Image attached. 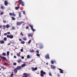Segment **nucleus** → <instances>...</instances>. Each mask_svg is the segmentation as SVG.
Instances as JSON below:
<instances>
[{
  "instance_id": "44",
  "label": "nucleus",
  "mask_w": 77,
  "mask_h": 77,
  "mask_svg": "<svg viewBox=\"0 0 77 77\" xmlns=\"http://www.w3.org/2000/svg\"><path fill=\"white\" fill-rule=\"evenodd\" d=\"M26 29H29V26H26Z\"/></svg>"
},
{
  "instance_id": "26",
  "label": "nucleus",
  "mask_w": 77,
  "mask_h": 77,
  "mask_svg": "<svg viewBox=\"0 0 77 77\" xmlns=\"http://www.w3.org/2000/svg\"><path fill=\"white\" fill-rule=\"evenodd\" d=\"M14 75V73L13 72L12 73V74H11L10 75V77H13V76Z\"/></svg>"
},
{
  "instance_id": "4",
  "label": "nucleus",
  "mask_w": 77,
  "mask_h": 77,
  "mask_svg": "<svg viewBox=\"0 0 77 77\" xmlns=\"http://www.w3.org/2000/svg\"><path fill=\"white\" fill-rule=\"evenodd\" d=\"M0 57L2 60H5L6 61V60H7V59H6V58H5V57H2V56H0Z\"/></svg>"
},
{
  "instance_id": "61",
  "label": "nucleus",
  "mask_w": 77,
  "mask_h": 77,
  "mask_svg": "<svg viewBox=\"0 0 77 77\" xmlns=\"http://www.w3.org/2000/svg\"><path fill=\"white\" fill-rule=\"evenodd\" d=\"M40 48H42L40 47Z\"/></svg>"
},
{
  "instance_id": "35",
  "label": "nucleus",
  "mask_w": 77,
  "mask_h": 77,
  "mask_svg": "<svg viewBox=\"0 0 77 77\" xmlns=\"http://www.w3.org/2000/svg\"><path fill=\"white\" fill-rule=\"evenodd\" d=\"M21 62V60H18V62L19 63H20Z\"/></svg>"
},
{
  "instance_id": "17",
  "label": "nucleus",
  "mask_w": 77,
  "mask_h": 77,
  "mask_svg": "<svg viewBox=\"0 0 77 77\" xmlns=\"http://www.w3.org/2000/svg\"><path fill=\"white\" fill-rule=\"evenodd\" d=\"M14 71L15 73L17 74V70L16 69H14Z\"/></svg>"
},
{
  "instance_id": "60",
  "label": "nucleus",
  "mask_w": 77,
  "mask_h": 77,
  "mask_svg": "<svg viewBox=\"0 0 77 77\" xmlns=\"http://www.w3.org/2000/svg\"><path fill=\"white\" fill-rule=\"evenodd\" d=\"M46 65H48V63H47Z\"/></svg>"
},
{
  "instance_id": "6",
  "label": "nucleus",
  "mask_w": 77,
  "mask_h": 77,
  "mask_svg": "<svg viewBox=\"0 0 77 77\" xmlns=\"http://www.w3.org/2000/svg\"><path fill=\"white\" fill-rule=\"evenodd\" d=\"M19 1L20 3L22 4V6H24V2H23L21 0H19Z\"/></svg>"
},
{
  "instance_id": "45",
  "label": "nucleus",
  "mask_w": 77,
  "mask_h": 77,
  "mask_svg": "<svg viewBox=\"0 0 77 77\" xmlns=\"http://www.w3.org/2000/svg\"><path fill=\"white\" fill-rule=\"evenodd\" d=\"M51 63L52 64H53L54 63V62H53V61H51Z\"/></svg>"
},
{
  "instance_id": "32",
  "label": "nucleus",
  "mask_w": 77,
  "mask_h": 77,
  "mask_svg": "<svg viewBox=\"0 0 77 77\" xmlns=\"http://www.w3.org/2000/svg\"><path fill=\"white\" fill-rule=\"evenodd\" d=\"M6 53H3L2 55H3V56H6Z\"/></svg>"
},
{
  "instance_id": "24",
  "label": "nucleus",
  "mask_w": 77,
  "mask_h": 77,
  "mask_svg": "<svg viewBox=\"0 0 77 77\" xmlns=\"http://www.w3.org/2000/svg\"><path fill=\"white\" fill-rule=\"evenodd\" d=\"M30 52H31V53H34V50H30Z\"/></svg>"
},
{
  "instance_id": "54",
  "label": "nucleus",
  "mask_w": 77,
  "mask_h": 77,
  "mask_svg": "<svg viewBox=\"0 0 77 77\" xmlns=\"http://www.w3.org/2000/svg\"><path fill=\"white\" fill-rule=\"evenodd\" d=\"M36 52L37 53H39V51H38L37 50L36 51Z\"/></svg>"
},
{
  "instance_id": "57",
  "label": "nucleus",
  "mask_w": 77,
  "mask_h": 77,
  "mask_svg": "<svg viewBox=\"0 0 77 77\" xmlns=\"http://www.w3.org/2000/svg\"><path fill=\"white\" fill-rule=\"evenodd\" d=\"M7 33H8V34H10V32H8Z\"/></svg>"
},
{
  "instance_id": "37",
  "label": "nucleus",
  "mask_w": 77,
  "mask_h": 77,
  "mask_svg": "<svg viewBox=\"0 0 77 77\" xmlns=\"http://www.w3.org/2000/svg\"><path fill=\"white\" fill-rule=\"evenodd\" d=\"M30 42H31V40H29L28 42V44H30Z\"/></svg>"
},
{
  "instance_id": "58",
  "label": "nucleus",
  "mask_w": 77,
  "mask_h": 77,
  "mask_svg": "<svg viewBox=\"0 0 77 77\" xmlns=\"http://www.w3.org/2000/svg\"><path fill=\"white\" fill-rule=\"evenodd\" d=\"M4 65H7V63H5L4 64Z\"/></svg>"
},
{
  "instance_id": "12",
  "label": "nucleus",
  "mask_w": 77,
  "mask_h": 77,
  "mask_svg": "<svg viewBox=\"0 0 77 77\" xmlns=\"http://www.w3.org/2000/svg\"><path fill=\"white\" fill-rule=\"evenodd\" d=\"M21 12H19V17L20 18L21 17Z\"/></svg>"
},
{
  "instance_id": "39",
  "label": "nucleus",
  "mask_w": 77,
  "mask_h": 77,
  "mask_svg": "<svg viewBox=\"0 0 77 77\" xmlns=\"http://www.w3.org/2000/svg\"><path fill=\"white\" fill-rule=\"evenodd\" d=\"M3 22L4 23H6V21L4 20H3Z\"/></svg>"
},
{
  "instance_id": "20",
  "label": "nucleus",
  "mask_w": 77,
  "mask_h": 77,
  "mask_svg": "<svg viewBox=\"0 0 77 77\" xmlns=\"http://www.w3.org/2000/svg\"><path fill=\"white\" fill-rule=\"evenodd\" d=\"M1 8L2 9L5 8L2 5H1Z\"/></svg>"
},
{
  "instance_id": "21",
  "label": "nucleus",
  "mask_w": 77,
  "mask_h": 77,
  "mask_svg": "<svg viewBox=\"0 0 77 77\" xmlns=\"http://www.w3.org/2000/svg\"><path fill=\"white\" fill-rule=\"evenodd\" d=\"M23 40H24V41H26L27 40V38H26V37L23 38Z\"/></svg>"
},
{
  "instance_id": "34",
  "label": "nucleus",
  "mask_w": 77,
  "mask_h": 77,
  "mask_svg": "<svg viewBox=\"0 0 77 77\" xmlns=\"http://www.w3.org/2000/svg\"><path fill=\"white\" fill-rule=\"evenodd\" d=\"M0 71H1V69H2L1 68H4V67H3V66H2V67H0Z\"/></svg>"
},
{
  "instance_id": "22",
  "label": "nucleus",
  "mask_w": 77,
  "mask_h": 77,
  "mask_svg": "<svg viewBox=\"0 0 77 77\" xmlns=\"http://www.w3.org/2000/svg\"><path fill=\"white\" fill-rule=\"evenodd\" d=\"M25 43V42L24 41H22L21 42V44H24Z\"/></svg>"
},
{
  "instance_id": "52",
  "label": "nucleus",
  "mask_w": 77,
  "mask_h": 77,
  "mask_svg": "<svg viewBox=\"0 0 77 77\" xmlns=\"http://www.w3.org/2000/svg\"><path fill=\"white\" fill-rule=\"evenodd\" d=\"M21 51H23V49H21L20 50Z\"/></svg>"
},
{
  "instance_id": "47",
  "label": "nucleus",
  "mask_w": 77,
  "mask_h": 77,
  "mask_svg": "<svg viewBox=\"0 0 77 77\" xmlns=\"http://www.w3.org/2000/svg\"><path fill=\"white\" fill-rule=\"evenodd\" d=\"M23 14H24V15H25V11H23Z\"/></svg>"
},
{
  "instance_id": "19",
  "label": "nucleus",
  "mask_w": 77,
  "mask_h": 77,
  "mask_svg": "<svg viewBox=\"0 0 77 77\" xmlns=\"http://www.w3.org/2000/svg\"><path fill=\"white\" fill-rule=\"evenodd\" d=\"M3 29H4V30H5L6 27V26L5 25H3Z\"/></svg>"
},
{
  "instance_id": "16",
  "label": "nucleus",
  "mask_w": 77,
  "mask_h": 77,
  "mask_svg": "<svg viewBox=\"0 0 77 77\" xmlns=\"http://www.w3.org/2000/svg\"><path fill=\"white\" fill-rule=\"evenodd\" d=\"M0 42L1 44H4L5 42L3 40H1L0 41Z\"/></svg>"
},
{
  "instance_id": "43",
  "label": "nucleus",
  "mask_w": 77,
  "mask_h": 77,
  "mask_svg": "<svg viewBox=\"0 0 77 77\" xmlns=\"http://www.w3.org/2000/svg\"><path fill=\"white\" fill-rule=\"evenodd\" d=\"M21 59H24V57L23 56L22 57Z\"/></svg>"
},
{
  "instance_id": "33",
  "label": "nucleus",
  "mask_w": 77,
  "mask_h": 77,
  "mask_svg": "<svg viewBox=\"0 0 77 77\" xmlns=\"http://www.w3.org/2000/svg\"><path fill=\"white\" fill-rule=\"evenodd\" d=\"M4 40L5 41H6V40H7V38L6 37H5L4 38Z\"/></svg>"
},
{
  "instance_id": "50",
  "label": "nucleus",
  "mask_w": 77,
  "mask_h": 77,
  "mask_svg": "<svg viewBox=\"0 0 77 77\" xmlns=\"http://www.w3.org/2000/svg\"><path fill=\"white\" fill-rule=\"evenodd\" d=\"M4 35H7V34L6 33H5L4 34Z\"/></svg>"
},
{
  "instance_id": "38",
  "label": "nucleus",
  "mask_w": 77,
  "mask_h": 77,
  "mask_svg": "<svg viewBox=\"0 0 77 77\" xmlns=\"http://www.w3.org/2000/svg\"><path fill=\"white\" fill-rule=\"evenodd\" d=\"M3 12H1V15H3Z\"/></svg>"
},
{
  "instance_id": "27",
  "label": "nucleus",
  "mask_w": 77,
  "mask_h": 77,
  "mask_svg": "<svg viewBox=\"0 0 77 77\" xmlns=\"http://www.w3.org/2000/svg\"><path fill=\"white\" fill-rule=\"evenodd\" d=\"M7 56H9V51H7Z\"/></svg>"
},
{
  "instance_id": "5",
  "label": "nucleus",
  "mask_w": 77,
  "mask_h": 77,
  "mask_svg": "<svg viewBox=\"0 0 77 77\" xmlns=\"http://www.w3.org/2000/svg\"><path fill=\"white\" fill-rule=\"evenodd\" d=\"M23 23V22H17V26H20V25H21V24Z\"/></svg>"
},
{
  "instance_id": "10",
  "label": "nucleus",
  "mask_w": 77,
  "mask_h": 77,
  "mask_svg": "<svg viewBox=\"0 0 77 77\" xmlns=\"http://www.w3.org/2000/svg\"><path fill=\"white\" fill-rule=\"evenodd\" d=\"M37 69H38V68H37V67H35V68H32V71H35L36 70H37Z\"/></svg>"
},
{
  "instance_id": "59",
  "label": "nucleus",
  "mask_w": 77,
  "mask_h": 77,
  "mask_svg": "<svg viewBox=\"0 0 77 77\" xmlns=\"http://www.w3.org/2000/svg\"><path fill=\"white\" fill-rule=\"evenodd\" d=\"M2 28V26L0 25V29Z\"/></svg>"
},
{
  "instance_id": "18",
  "label": "nucleus",
  "mask_w": 77,
  "mask_h": 77,
  "mask_svg": "<svg viewBox=\"0 0 77 77\" xmlns=\"http://www.w3.org/2000/svg\"><path fill=\"white\" fill-rule=\"evenodd\" d=\"M9 27H10V25L9 24H7L6 25V28H9Z\"/></svg>"
},
{
  "instance_id": "55",
  "label": "nucleus",
  "mask_w": 77,
  "mask_h": 77,
  "mask_svg": "<svg viewBox=\"0 0 77 77\" xmlns=\"http://www.w3.org/2000/svg\"><path fill=\"white\" fill-rule=\"evenodd\" d=\"M19 41H22V39H21V38H20L19 39Z\"/></svg>"
},
{
  "instance_id": "14",
  "label": "nucleus",
  "mask_w": 77,
  "mask_h": 77,
  "mask_svg": "<svg viewBox=\"0 0 77 77\" xmlns=\"http://www.w3.org/2000/svg\"><path fill=\"white\" fill-rule=\"evenodd\" d=\"M26 66V64H22L21 66V67H24V66Z\"/></svg>"
},
{
  "instance_id": "7",
  "label": "nucleus",
  "mask_w": 77,
  "mask_h": 77,
  "mask_svg": "<svg viewBox=\"0 0 77 77\" xmlns=\"http://www.w3.org/2000/svg\"><path fill=\"white\" fill-rule=\"evenodd\" d=\"M45 58L46 59H50V57H49V54H47L45 56Z\"/></svg>"
},
{
  "instance_id": "1",
  "label": "nucleus",
  "mask_w": 77,
  "mask_h": 77,
  "mask_svg": "<svg viewBox=\"0 0 77 77\" xmlns=\"http://www.w3.org/2000/svg\"><path fill=\"white\" fill-rule=\"evenodd\" d=\"M46 74V72H45L43 71V70H42L40 72V75L41 77H44V75H45Z\"/></svg>"
},
{
  "instance_id": "9",
  "label": "nucleus",
  "mask_w": 77,
  "mask_h": 77,
  "mask_svg": "<svg viewBox=\"0 0 77 77\" xmlns=\"http://www.w3.org/2000/svg\"><path fill=\"white\" fill-rule=\"evenodd\" d=\"M23 75H24L23 76V77H27V76H28V74L26 73H24Z\"/></svg>"
},
{
  "instance_id": "49",
  "label": "nucleus",
  "mask_w": 77,
  "mask_h": 77,
  "mask_svg": "<svg viewBox=\"0 0 77 77\" xmlns=\"http://www.w3.org/2000/svg\"><path fill=\"white\" fill-rule=\"evenodd\" d=\"M58 69H59V70H60V71H62V69H60L58 68Z\"/></svg>"
},
{
  "instance_id": "40",
  "label": "nucleus",
  "mask_w": 77,
  "mask_h": 77,
  "mask_svg": "<svg viewBox=\"0 0 77 77\" xmlns=\"http://www.w3.org/2000/svg\"><path fill=\"white\" fill-rule=\"evenodd\" d=\"M36 55L37 56H40V55L38 54H37Z\"/></svg>"
},
{
  "instance_id": "29",
  "label": "nucleus",
  "mask_w": 77,
  "mask_h": 77,
  "mask_svg": "<svg viewBox=\"0 0 77 77\" xmlns=\"http://www.w3.org/2000/svg\"><path fill=\"white\" fill-rule=\"evenodd\" d=\"M11 18L12 19V20H15V18H14V17H11Z\"/></svg>"
},
{
  "instance_id": "56",
  "label": "nucleus",
  "mask_w": 77,
  "mask_h": 77,
  "mask_svg": "<svg viewBox=\"0 0 77 77\" xmlns=\"http://www.w3.org/2000/svg\"><path fill=\"white\" fill-rule=\"evenodd\" d=\"M8 45H11V44L10 43H9L8 44Z\"/></svg>"
},
{
  "instance_id": "2",
  "label": "nucleus",
  "mask_w": 77,
  "mask_h": 77,
  "mask_svg": "<svg viewBox=\"0 0 77 77\" xmlns=\"http://www.w3.org/2000/svg\"><path fill=\"white\" fill-rule=\"evenodd\" d=\"M7 38H10V39H12L14 38V36L12 35H8L7 36Z\"/></svg>"
},
{
  "instance_id": "3",
  "label": "nucleus",
  "mask_w": 77,
  "mask_h": 77,
  "mask_svg": "<svg viewBox=\"0 0 77 77\" xmlns=\"http://www.w3.org/2000/svg\"><path fill=\"white\" fill-rule=\"evenodd\" d=\"M29 27L31 28V29L33 31V32H35V31H36V30H35V29H34L33 28V26L31 25H29Z\"/></svg>"
},
{
  "instance_id": "51",
  "label": "nucleus",
  "mask_w": 77,
  "mask_h": 77,
  "mask_svg": "<svg viewBox=\"0 0 77 77\" xmlns=\"http://www.w3.org/2000/svg\"><path fill=\"white\" fill-rule=\"evenodd\" d=\"M57 75L58 77H60V75L59 74H57Z\"/></svg>"
},
{
  "instance_id": "48",
  "label": "nucleus",
  "mask_w": 77,
  "mask_h": 77,
  "mask_svg": "<svg viewBox=\"0 0 77 77\" xmlns=\"http://www.w3.org/2000/svg\"><path fill=\"white\" fill-rule=\"evenodd\" d=\"M14 65H17V63H13Z\"/></svg>"
},
{
  "instance_id": "8",
  "label": "nucleus",
  "mask_w": 77,
  "mask_h": 77,
  "mask_svg": "<svg viewBox=\"0 0 77 77\" xmlns=\"http://www.w3.org/2000/svg\"><path fill=\"white\" fill-rule=\"evenodd\" d=\"M32 35L33 34L32 33H30L28 34V37H32Z\"/></svg>"
},
{
  "instance_id": "23",
  "label": "nucleus",
  "mask_w": 77,
  "mask_h": 77,
  "mask_svg": "<svg viewBox=\"0 0 77 77\" xmlns=\"http://www.w3.org/2000/svg\"><path fill=\"white\" fill-rule=\"evenodd\" d=\"M19 8H20L19 7H16L15 8V9H16V10H18V9H19Z\"/></svg>"
},
{
  "instance_id": "11",
  "label": "nucleus",
  "mask_w": 77,
  "mask_h": 77,
  "mask_svg": "<svg viewBox=\"0 0 77 77\" xmlns=\"http://www.w3.org/2000/svg\"><path fill=\"white\" fill-rule=\"evenodd\" d=\"M5 6H7L8 5V2L6 1H5Z\"/></svg>"
},
{
  "instance_id": "42",
  "label": "nucleus",
  "mask_w": 77,
  "mask_h": 77,
  "mask_svg": "<svg viewBox=\"0 0 77 77\" xmlns=\"http://www.w3.org/2000/svg\"><path fill=\"white\" fill-rule=\"evenodd\" d=\"M20 35H21L22 36H23V33H22V32H21L20 33Z\"/></svg>"
},
{
  "instance_id": "36",
  "label": "nucleus",
  "mask_w": 77,
  "mask_h": 77,
  "mask_svg": "<svg viewBox=\"0 0 77 77\" xmlns=\"http://www.w3.org/2000/svg\"><path fill=\"white\" fill-rule=\"evenodd\" d=\"M12 30H15V27H14L13 26L12 27Z\"/></svg>"
},
{
  "instance_id": "25",
  "label": "nucleus",
  "mask_w": 77,
  "mask_h": 77,
  "mask_svg": "<svg viewBox=\"0 0 77 77\" xmlns=\"http://www.w3.org/2000/svg\"><path fill=\"white\" fill-rule=\"evenodd\" d=\"M51 68H52V69H54V68H55V66H53V65H51Z\"/></svg>"
},
{
  "instance_id": "15",
  "label": "nucleus",
  "mask_w": 77,
  "mask_h": 77,
  "mask_svg": "<svg viewBox=\"0 0 77 77\" xmlns=\"http://www.w3.org/2000/svg\"><path fill=\"white\" fill-rule=\"evenodd\" d=\"M17 69L18 70L21 69V67L18 66L17 67Z\"/></svg>"
},
{
  "instance_id": "28",
  "label": "nucleus",
  "mask_w": 77,
  "mask_h": 77,
  "mask_svg": "<svg viewBox=\"0 0 77 77\" xmlns=\"http://www.w3.org/2000/svg\"><path fill=\"white\" fill-rule=\"evenodd\" d=\"M9 15H10V16L12 15H12H13V13H10L9 14Z\"/></svg>"
},
{
  "instance_id": "46",
  "label": "nucleus",
  "mask_w": 77,
  "mask_h": 77,
  "mask_svg": "<svg viewBox=\"0 0 77 77\" xmlns=\"http://www.w3.org/2000/svg\"><path fill=\"white\" fill-rule=\"evenodd\" d=\"M60 73H63V71H61L60 72Z\"/></svg>"
},
{
  "instance_id": "31",
  "label": "nucleus",
  "mask_w": 77,
  "mask_h": 77,
  "mask_svg": "<svg viewBox=\"0 0 77 77\" xmlns=\"http://www.w3.org/2000/svg\"><path fill=\"white\" fill-rule=\"evenodd\" d=\"M12 16H14V17H15L16 16V14H14V13H13V15Z\"/></svg>"
},
{
  "instance_id": "41",
  "label": "nucleus",
  "mask_w": 77,
  "mask_h": 77,
  "mask_svg": "<svg viewBox=\"0 0 77 77\" xmlns=\"http://www.w3.org/2000/svg\"><path fill=\"white\" fill-rule=\"evenodd\" d=\"M49 75H50V76H51V73L50 72L49 73Z\"/></svg>"
},
{
  "instance_id": "13",
  "label": "nucleus",
  "mask_w": 77,
  "mask_h": 77,
  "mask_svg": "<svg viewBox=\"0 0 77 77\" xmlns=\"http://www.w3.org/2000/svg\"><path fill=\"white\" fill-rule=\"evenodd\" d=\"M20 54H21V53L20 52L19 53H17V56H18V57H20Z\"/></svg>"
},
{
  "instance_id": "53",
  "label": "nucleus",
  "mask_w": 77,
  "mask_h": 77,
  "mask_svg": "<svg viewBox=\"0 0 77 77\" xmlns=\"http://www.w3.org/2000/svg\"><path fill=\"white\" fill-rule=\"evenodd\" d=\"M14 58H15V59H16V58H17V57H16V56H14Z\"/></svg>"
},
{
  "instance_id": "30",
  "label": "nucleus",
  "mask_w": 77,
  "mask_h": 77,
  "mask_svg": "<svg viewBox=\"0 0 77 77\" xmlns=\"http://www.w3.org/2000/svg\"><path fill=\"white\" fill-rule=\"evenodd\" d=\"M27 58L28 59H29L30 58V55H28L27 56Z\"/></svg>"
}]
</instances>
